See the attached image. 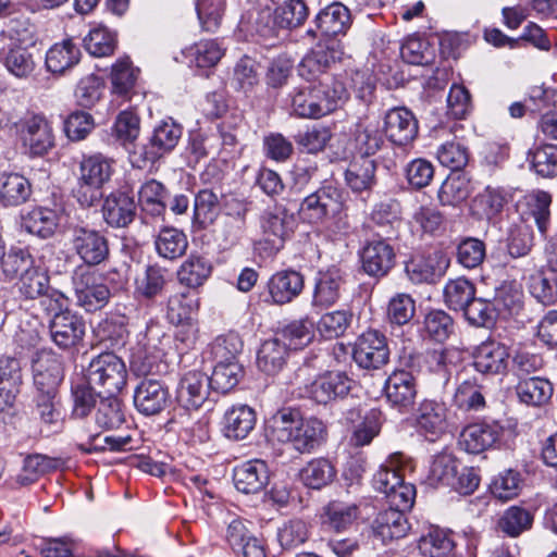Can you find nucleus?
I'll return each instance as SVG.
<instances>
[{
  "label": "nucleus",
  "mask_w": 557,
  "mask_h": 557,
  "mask_svg": "<svg viewBox=\"0 0 557 557\" xmlns=\"http://www.w3.org/2000/svg\"><path fill=\"white\" fill-rule=\"evenodd\" d=\"M321 84L310 83L292 94L293 112L302 119H321L341 108L349 98L345 84L337 77H325Z\"/></svg>",
  "instance_id": "1"
},
{
  "label": "nucleus",
  "mask_w": 557,
  "mask_h": 557,
  "mask_svg": "<svg viewBox=\"0 0 557 557\" xmlns=\"http://www.w3.org/2000/svg\"><path fill=\"white\" fill-rule=\"evenodd\" d=\"M9 141L20 143L32 157H41L54 146L51 124L42 114L33 112H8L2 126Z\"/></svg>",
  "instance_id": "2"
},
{
  "label": "nucleus",
  "mask_w": 557,
  "mask_h": 557,
  "mask_svg": "<svg viewBox=\"0 0 557 557\" xmlns=\"http://www.w3.org/2000/svg\"><path fill=\"white\" fill-rule=\"evenodd\" d=\"M21 385V363L15 358H8L2 366V424L8 437L22 432L25 424L23 406L16 400Z\"/></svg>",
  "instance_id": "3"
},
{
  "label": "nucleus",
  "mask_w": 557,
  "mask_h": 557,
  "mask_svg": "<svg viewBox=\"0 0 557 557\" xmlns=\"http://www.w3.org/2000/svg\"><path fill=\"white\" fill-rule=\"evenodd\" d=\"M88 385L98 394L115 395L126 385L127 371L123 360L113 352L94 357L87 369Z\"/></svg>",
  "instance_id": "4"
},
{
  "label": "nucleus",
  "mask_w": 557,
  "mask_h": 557,
  "mask_svg": "<svg viewBox=\"0 0 557 557\" xmlns=\"http://www.w3.org/2000/svg\"><path fill=\"white\" fill-rule=\"evenodd\" d=\"M260 227L262 236L256 242V249L272 256L284 247L285 240L294 232L295 216L284 207L275 206L261 214Z\"/></svg>",
  "instance_id": "5"
},
{
  "label": "nucleus",
  "mask_w": 557,
  "mask_h": 557,
  "mask_svg": "<svg viewBox=\"0 0 557 557\" xmlns=\"http://www.w3.org/2000/svg\"><path fill=\"white\" fill-rule=\"evenodd\" d=\"M410 370L394 371L385 381L384 392L387 401L400 411L408 410L414 404L417 397L416 376L420 372L421 357H411Z\"/></svg>",
  "instance_id": "6"
},
{
  "label": "nucleus",
  "mask_w": 557,
  "mask_h": 557,
  "mask_svg": "<svg viewBox=\"0 0 557 557\" xmlns=\"http://www.w3.org/2000/svg\"><path fill=\"white\" fill-rule=\"evenodd\" d=\"M70 244L73 251L89 267L104 262L110 255L107 237L95 228L79 225L72 227Z\"/></svg>",
  "instance_id": "7"
},
{
  "label": "nucleus",
  "mask_w": 557,
  "mask_h": 557,
  "mask_svg": "<svg viewBox=\"0 0 557 557\" xmlns=\"http://www.w3.org/2000/svg\"><path fill=\"white\" fill-rule=\"evenodd\" d=\"M183 134V127L172 119L161 121L153 128L149 143L134 151V158L138 156L137 161L145 166L146 163H153L164 153L175 148Z\"/></svg>",
  "instance_id": "8"
},
{
  "label": "nucleus",
  "mask_w": 557,
  "mask_h": 557,
  "mask_svg": "<svg viewBox=\"0 0 557 557\" xmlns=\"http://www.w3.org/2000/svg\"><path fill=\"white\" fill-rule=\"evenodd\" d=\"M73 289L76 305L87 312L102 309L111 297L109 287L101 282L97 273L89 270L74 273Z\"/></svg>",
  "instance_id": "9"
},
{
  "label": "nucleus",
  "mask_w": 557,
  "mask_h": 557,
  "mask_svg": "<svg viewBox=\"0 0 557 557\" xmlns=\"http://www.w3.org/2000/svg\"><path fill=\"white\" fill-rule=\"evenodd\" d=\"M342 209V191L332 185H326L308 195L301 202L299 215L310 224L322 223L330 215Z\"/></svg>",
  "instance_id": "10"
},
{
  "label": "nucleus",
  "mask_w": 557,
  "mask_h": 557,
  "mask_svg": "<svg viewBox=\"0 0 557 557\" xmlns=\"http://www.w3.org/2000/svg\"><path fill=\"white\" fill-rule=\"evenodd\" d=\"M352 358L362 369L376 370L389 360V348L384 334L376 330L363 332L355 342Z\"/></svg>",
  "instance_id": "11"
},
{
  "label": "nucleus",
  "mask_w": 557,
  "mask_h": 557,
  "mask_svg": "<svg viewBox=\"0 0 557 557\" xmlns=\"http://www.w3.org/2000/svg\"><path fill=\"white\" fill-rule=\"evenodd\" d=\"M304 413L296 407H282L267 421L265 435L273 445H285L295 449Z\"/></svg>",
  "instance_id": "12"
},
{
  "label": "nucleus",
  "mask_w": 557,
  "mask_h": 557,
  "mask_svg": "<svg viewBox=\"0 0 557 557\" xmlns=\"http://www.w3.org/2000/svg\"><path fill=\"white\" fill-rule=\"evenodd\" d=\"M361 268L371 277L386 276L394 268L396 253L394 247L385 239H371L360 250Z\"/></svg>",
  "instance_id": "13"
},
{
  "label": "nucleus",
  "mask_w": 557,
  "mask_h": 557,
  "mask_svg": "<svg viewBox=\"0 0 557 557\" xmlns=\"http://www.w3.org/2000/svg\"><path fill=\"white\" fill-rule=\"evenodd\" d=\"M448 410L444 403L424 399L420 403L416 413L418 431L426 440L434 442L448 431Z\"/></svg>",
  "instance_id": "14"
},
{
  "label": "nucleus",
  "mask_w": 557,
  "mask_h": 557,
  "mask_svg": "<svg viewBox=\"0 0 557 557\" xmlns=\"http://www.w3.org/2000/svg\"><path fill=\"white\" fill-rule=\"evenodd\" d=\"M356 381L342 371H329L319 375L309 387L310 397L318 404H327L347 396Z\"/></svg>",
  "instance_id": "15"
},
{
  "label": "nucleus",
  "mask_w": 557,
  "mask_h": 557,
  "mask_svg": "<svg viewBox=\"0 0 557 557\" xmlns=\"http://www.w3.org/2000/svg\"><path fill=\"white\" fill-rule=\"evenodd\" d=\"M169 399V389L160 380L145 377L134 391V406L138 412L147 417L162 412Z\"/></svg>",
  "instance_id": "16"
},
{
  "label": "nucleus",
  "mask_w": 557,
  "mask_h": 557,
  "mask_svg": "<svg viewBox=\"0 0 557 557\" xmlns=\"http://www.w3.org/2000/svg\"><path fill=\"white\" fill-rule=\"evenodd\" d=\"M504 429L497 422H479L467 425L460 433L459 445L468 454H481L494 448Z\"/></svg>",
  "instance_id": "17"
},
{
  "label": "nucleus",
  "mask_w": 557,
  "mask_h": 557,
  "mask_svg": "<svg viewBox=\"0 0 557 557\" xmlns=\"http://www.w3.org/2000/svg\"><path fill=\"white\" fill-rule=\"evenodd\" d=\"M337 59L335 49L318 45L302 58L298 65V74L309 84H321L326 81L325 77H335L329 71Z\"/></svg>",
  "instance_id": "18"
},
{
  "label": "nucleus",
  "mask_w": 557,
  "mask_h": 557,
  "mask_svg": "<svg viewBox=\"0 0 557 557\" xmlns=\"http://www.w3.org/2000/svg\"><path fill=\"white\" fill-rule=\"evenodd\" d=\"M212 385L209 376L201 371H189L181 379L176 400L186 410H197L208 399Z\"/></svg>",
  "instance_id": "19"
},
{
  "label": "nucleus",
  "mask_w": 557,
  "mask_h": 557,
  "mask_svg": "<svg viewBox=\"0 0 557 557\" xmlns=\"http://www.w3.org/2000/svg\"><path fill=\"white\" fill-rule=\"evenodd\" d=\"M49 327L53 343L62 349L78 345L86 331L83 318L70 310L55 314L50 321Z\"/></svg>",
  "instance_id": "20"
},
{
  "label": "nucleus",
  "mask_w": 557,
  "mask_h": 557,
  "mask_svg": "<svg viewBox=\"0 0 557 557\" xmlns=\"http://www.w3.org/2000/svg\"><path fill=\"white\" fill-rule=\"evenodd\" d=\"M309 15V9L304 0H286L277 7L273 14V26H258L257 32L261 37H277V28L292 29L305 23Z\"/></svg>",
  "instance_id": "21"
},
{
  "label": "nucleus",
  "mask_w": 557,
  "mask_h": 557,
  "mask_svg": "<svg viewBox=\"0 0 557 557\" xmlns=\"http://www.w3.org/2000/svg\"><path fill=\"white\" fill-rule=\"evenodd\" d=\"M2 35L16 46H33L35 44V27L29 18L21 12L16 4L9 0L2 2Z\"/></svg>",
  "instance_id": "22"
},
{
  "label": "nucleus",
  "mask_w": 557,
  "mask_h": 557,
  "mask_svg": "<svg viewBox=\"0 0 557 557\" xmlns=\"http://www.w3.org/2000/svg\"><path fill=\"white\" fill-rule=\"evenodd\" d=\"M386 137L398 146L410 144L418 135V121L413 113L404 107L393 108L384 117Z\"/></svg>",
  "instance_id": "23"
},
{
  "label": "nucleus",
  "mask_w": 557,
  "mask_h": 557,
  "mask_svg": "<svg viewBox=\"0 0 557 557\" xmlns=\"http://www.w3.org/2000/svg\"><path fill=\"white\" fill-rule=\"evenodd\" d=\"M448 260L436 251L426 257L411 258L405 264L407 277L413 284H433L445 273Z\"/></svg>",
  "instance_id": "24"
},
{
  "label": "nucleus",
  "mask_w": 557,
  "mask_h": 557,
  "mask_svg": "<svg viewBox=\"0 0 557 557\" xmlns=\"http://www.w3.org/2000/svg\"><path fill=\"white\" fill-rule=\"evenodd\" d=\"M412 460L401 453L392 454L373 476V486L380 493L392 491L405 481L407 472L413 471Z\"/></svg>",
  "instance_id": "25"
},
{
  "label": "nucleus",
  "mask_w": 557,
  "mask_h": 557,
  "mask_svg": "<svg viewBox=\"0 0 557 557\" xmlns=\"http://www.w3.org/2000/svg\"><path fill=\"white\" fill-rule=\"evenodd\" d=\"M137 212L134 198L125 191H114L104 198L102 215L111 227H126L129 225Z\"/></svg>",
  "instance_id": "26"
},
{
  "label": "nucleus",
  "mask_w": 557,
  "mask_h": 557,
  "mask_svg": "<svg viewBox=\"0 0 557 557\" xmlns=\"http://www.w3.org/2000/svg\"><path fill=\"white\" fill-rule=\"evenodd\" d=\"M472 358L478 372L494 375L506 371L509 352L502 343L488 341L475 348Z\"/></svg>",
  "instance_id": "27"
},
{
  "label": "nucleus",
  "mask_w": 557,
  "mask_h": 557,
  "mask_svg": "<svg viewBox=\"0 0 557 557\" xmlns=\"http://www.w3.org/2000/svg\"><path fill=\"white\" fill-rule=\"evenodd\" d=\"M268 465L260 459L248 460L234 469V484L244 494H256L269 482Z\"/></svg>",
  "instance_id": "28"
},
{
  "label": "nucleus",
  "mask_w": 557,
  "mask_h": 557,
  "mask_svg": "<svg viewBox=\"0 0 557 557\" xmlns=\"http://www.w3.org/2000/svg\"><path fill=\"white\" fill-rule=\"evenodd\" d=\"M200 297L190 289L174 293L166 301V318L174 325L193 324L197 321Z\"/></svg>",
  "instance_id": "29"
},
{
  "label": "nucleus",
  "mask_w": 557,
  "mask_h": 557,
  "mask_svg": "<svg viewBox=\"0 0 557 557\" xmlns=\"http://www.w3.org/2000/svg\"><path fill=\"white\" fill-rule=\"evenodd\" d=\"M305 286L304 276L294 270L276 272L268 283V289L273 304L285 305L297 298Z\"/></svg>",
  "instance_id": "30"
},
{
  "label": "nucleus",
  "mask_w": 557,
  "mask_h": 557,
  "mask_svg": "<svg viewBox=\"0 0 557 557\" xmlns=\"http://www.w3.org/2000/svg\"><path fill=\"white\" fill-rule=\"evenodd\" d=\"M256 421V411L251 407L243 404L234 405L224 412L223 434L230 440H244L255 429Z\"/></svg>",
  "instance_id": "31"
},
{
  "label": "nucleus",
  "mask_w": 557,
  "mask_h": 557,
  "mask_svg": "<svg viewBox=\"0 0 557 557\" xmlns=\"http://www.w3.org/2000/svg\"><path fill=\"white\" fill-rule=\"evenodd\" d=\"M344 277L336 268L319 272L312 295V306L325 308L336 304L341 297Z\"/></svg>",
  "instance_id": "32"
},
{
  "label": "nucleus",
  "mask_w": 557,
  "mask_h": 557,
  "mask_svg": "<svg viewBox=\"0 0 557 557\" xmlns=\"http://www.w3.org/2000/svg\"><path fill=\"white\" fill-rule=\"evenodd\" d=\"M408 530L405 512L395 508L380 511L372 522L373 535L383 543L404 537Z\"/></svg>",
  "instance_id": "33"
},
{
  "label": "nucleus",
  "mask_w": 557,
  "mask_h": 557,
  "mask_svg": "<svg viewBox=\"0 0 557 557\" xmlns=\"http://www.w3.org/2000/svg\"><path fill=\"white\" fill-rule=\"evenodd\" d=\"M375 172V161L360 156L348 164L345 171V182L352 193L370 191L376 185Z\"/></svg>",
  "instance_id": "34"
},
{
  "label": "nucleus",
  "mask_w": 557,
  "mask_h": 557,
  "mask_svg": "<svg viewBox=\"0 0 557 557\" xmlns=\"http://www.w3.org/2000/svg\"><path fill=\"white\" fill-rule=\"evenodd\" d=\"M34 386L36 395H57L62 381V370L59 361L51 357H41L33 366Z\"/></svg>",
  "instance_id": "35"
},
{
  "label": "nucleus",
  "mask_w": 557,
  "mask_h": 557,
  "mask_svg": "<svg viewBox=\"0 0 557 557\" xmlns=\"http://www.w3.org/2000/svg\"><path fill=\"white\" fill-rule=\"evenodd\" d=\"M79 47L72 39L55 42L46 53V67L52 74H64L78 64Z\"/></svg>",
  "instance_id": "36"
},
{
  "label": "nucleus",
  "mask_w": 557,
  "mask_h": 557,
  "mask_svg": "<svg viewBox=\"0 0 557 557\" xmlns=\"http://www.w3.org/2000/svg\"><path fill=\"white\" fill-rule=\"evenodd\" d=\"M300 426L294 449L297 454H311L326 441L327 428L321 419L304 416Z\"/></svg>",
  "instance_id": "37"
},
{
  "label": "nucleus",
  "mask_w": 557,
  "mask_h": 557,
  "mask_svg": "<svg viewBox=\"0 0 557 557\" xmlns=\"http://www.w3.org/2000/svg\"><path fill=\"white\" fill-rule=\"evenodd\" d=\"M168 198V189L162 183L153 178L145 182L138 190V203L146 216H163Z\"/></svg>",
  "instance_id": "38"
},
{
  "label": "nucleus",
  "mask_w": 557,
  "mask_h": 557,
  "mask_svg": "<svg viewBox=\"0 0 557 557\" xmlns=\"http://www.w3.org/2000/svg\"><path fill=\"white\" fill-rule=\"evenodd\" d=\"M59 221L58 212L46 207H37L22 214V226L40 238L51 237L58 228Z\"/></svg>",
  "instance_id": "39"
},
{
  "label": "nucleus",
  "mask_w": 557,
  "mask_h": 557,
  "mask_svg": "<svg viewBox=\"0 0 557 557\" xmlns=\"http://www.w3.org/2000/svg\"><path fill=\"white\" fill-rule=\"evenodd\" d=\"M212 265L209 260L198 255H189L180 265L176 277L180 284L189 289H197L210 277Z\"/></svg>",
  "instance_id": "40"
},
{
  "label": "nucleus",
  "mask_w": 557,
  "mask_h": 557,
  "mask_svg": "<svg viewBox=\"0 0 557 557\" xmlns=\"http://www.w3.org/2000/svg\"><path fill=\"white\" fill-rule=\"evenodd\" d=\"M59 466V459L40 454L29 455L24 459L22 472L14 480L8 481V484L12 487L32 484L41 475L57 470Z\"/></svg>",
  "instance_id": "41"
},
{
  "label": "nucleus",
  "mask_w": 557,
  "mask_h": 557,
  "mask_svg": "<svg viewBox=\"0 0 557 557\" xmlns=\"http://www.w3.org/2000/svg\"><path fill=\"white\" fill-rule=\"evenodd\" d=\"M288 349L278 337L264 341L257 354V366L268 375L278 373L286 363Z\"/></svg>",
  "instance_id": "42"
},
{
  "label": "nucleus",
  "mask_w": 557,
  "mask_h": 557,
  "mask_svg": "<svg viewBox=\"0 0 557 557\" xmlns=\"http://www.w3.org/2000/svg\"><path fill=\"white\" fill-rule=\"evenodd\" d=\"M350 23V12L347 7L341 2L322 9L315 16V24L320 32L325 36H335L344 33Z\"/></svg>",
  "instance_id": "43"
},
{
  "label": "nucleus",
  "mask_w": 557,
  "mask_h": 557,
  "mask_svg": "<svg viewBox=\"0 0 557 557\" xmlns=\"http://www.w3.org/2000/svg\"><path fill=\"white\" fill-rule=\"evenodd\" d=\"M225 53L215 39H205L185 48L184 57L197 67L209 69L215 66Z\"/></svg>",
  "instance_id": "44"
},
{
  "label": "nucleus",
  "mask_w": 557,
  "mask_h": 557,
  "mask_svg": "<svg viewBox=\"0 0 557 557\" xmlns=\"http://www.w3.org/2000/svg\"><path fill=\"white\" fill-rule=\"evenodd\" d=\"M154 247L160 257L174 260L186 252L188 247L187 236L178 228L164 226L156 236Z\"/></svg>",
  "instance_id": "45"
},
{
  "label": "nucleus",
  "mask_w": 557,
  "mask_h": 557,
  "mask_svg": "<svg viewBox=\"0 0 557 557\" xmlns=\"http://www.w3.org/2000/svg\"><path fill=\"white\" fill-rule=\"evenodd\" d=\"M113 160L101 153L84 156L79 162L81 180H87L101 187L104 186L114 172Z\"/></svg>",
  "instance_id": "46"
},
{
  "label": "nucleus",
  "mask_w": 557,
  "mask_h": 557,
  "mask_svg": "<svg viewBox=\"0 0 557 557\" xmlns=\"http://www.w3.org/2000/svg\"><path fill=\"white\" fill-rule=\"evenodd\" d=\"M336 470L332 462L326 458H314L307 462L300 470L301 482L314 490H320L333 482Z\"/></svg>",
  "instance_id": "47"
},
{
  "label": "nucleus",
  "mask_w": 557,
  "mask_h": 557,
  "mask_svg": "<svg viewBox=\"0 0 557 557\" xmlns=\"http://www.w3.org/2000/svg\"><path fill=\"white\" fill-rule=\"evenodd\" d=\"M313 323L309 319L295 320L276 332L275 337L289 349H301L313 339Z\"/></svg>",
  "instance_id": "48"
},
{
  "label": "nucleus",
  "mask_w": 557,
  "mask_h": 557,
  "mask_svg": "<svg viewBox=\"0 0 557 557\" xmlns=\"http://www.w3.org/2000/svg\"><path fill=\"white\" fill-rule=\"evenodd\" d=\"M533 513L521 506L508 507L498 520V529L509 537H518L533 525Z\"/></svg>",
  "instance_id": "49"
},
{
  "label": "nucleus",
  "mask_w": 557,
  "mask_h": 557,
  "mask_svg": "<svg viewBox=\"0 0 557 557\" xmlns=\"http://www.w3.org/2000/svg\"><path fill=\"white\" fill-rule=\"evenodd\" d=\"M516 391L521 403L530 406H541L550 399L554 389L549 381L533 376L521 380Z\"/></svg>",
  "instance_id": "50"
},
{
  "label": "nucleus",
  "mask_w": 557,
  "mask_h": 557,
  "mask_svg": "<svg viewBox=\"0 0 557 557\" xmlns=\"http://www.w3.org/2000/svg\"><path fill=\"white\" fill-rule=\"evenodd\" d=\"M458 461L451 454L441 453L434 456L426 482L430 486L440 487L451 484L454 475L457 474Z\"/></svg>",
  "instance_id": "51"
},
{
  "label": "nucleus",
  "mask_w": 557,
  "mask_h": 557,
  "mask_svg": "<svg viewBox=\"0 0 557 557\" xmlns=\"http://www.w3.org/2000/svg\"><path fill=\"white\" fill-rule=\"evenodd\" d=\"M471 194L470 180L456 172L449 175L438 190V199L444 206H457L465 201Z\"/></svg>",
  "instance_id": "52"
},
{
  "label": "nucleus",
  "mask_w": 557,
  "mask_h": 557,
  "mask_svg": "<svg viewBox=\"0 0 557 557\" xmlns=\"http://www.w3.org/2000/svg\"><path fill=\"white\" fill-rule=\"evenodd\" d=\"M358 507L342 502H331L323 510L322 522L330 529L341 532L346 530L357 519Z\"/></svg>",
  "instance_id": "53"
},
{
  "label": "nucleus",
  "mask_w": 557,
  "mask_h": 557,
  "mask_svg": "<svg viewBox=\"0 0 557 557\" xmlns=\"http://www.w3.org/2000/svg\"><path fill=\"white\" fill-rule=\"evenodd\" d=\"M212 375L209 377L212 388L227 393L233 389L244 375L243 366L238 361H215Z\"/></svg>",
  "instance_id": "54"
},
{
  "label": "nucleus",
  "mask_w": 557,
  "mask_h": 557,
  "mask_svg": "<svg viewBox=\"0 0 557 557\" xmlns=\"http://www.w3.org/2000/svg\"><path fill=\"white\" fill-rule=\"evenodd\" d=\"M332 138L330 127L315 124L299 131L295 136V143L302 152L318 153L326 147Z\"/></svg>",
  "instance_id": "55"
},
{
  "label": "nucleus",
  "mask_w": 557,
  "mask_h": 557,
  "mask_svg": "<svg viewBox=\"0 0 557 557\" xmlns=\"http://www.w3.org/2000/svg\"><path fill=\"white\" fill-rule=\"evenodd\" d=\"M474 295V285L465 277L449 280L444 287V301L455 311L462 310Z\"/></svg>",
  "instance_id": "56"
},
{
  "label": "nucleus",
  "mask_w": 557,
  "mask_h": 557,
  "mask_svg": "<svg viewBox=\"0 0 557 557\" xmlns=\"http://www.w3.org/2000/svg\"><path fill=\"white\" fill-rule=\"evenodd\" d=\"M165 271L158 265H148L135 281V294L145 299L160 295L165 285Z\"/></svg>",
  "instance_id": "57"
},
{
  "label": "nucleus",
  "mask_w": 557,
  "mask_h": 557,
  "mask_svg": "<svg viewBox=\"0 0 557 557\" xmlns=\"http://www.w3.org/2000/svg\"><path fill=\"white\" fill-rule=\"evenodd\" d=\"M531 169L543 177L557 175V145H542L529 152Z\"/></svg>",
  "instance_id": "58"
},
{
  "label": "nucleus",
  "mask_w": 557,
  "mask_h": 557,
  "mask_svg": "<svg viewBox=\"0 0 557 557\" xmlns=\"http://www.w3.org/2000/svg\"><path fill=\"white\" fill-rule=\"evenodd\" d=\"M530 294L544 306L557 302V277L547 276L544 271L530 275L528 281Z\"/></svg>",
  "instance_id": "59"
},
{
  "label": "nucleus",
  "mask_w": 557,
  "mask_h": 557,
  "mask_svg": "<svg viewBox=\"0 0 557 557\" xmlns=\"http://www.w3.org/2000/svg\"><path fill=\"white\" fill-rule=\"evenodd\" d=\"M3 63L7 71L18 79H27L36 67L33 54L25 46L11 48Z\"/></svg>",
  "instance_id": "60"
},
{
  "label": "nucleus",
  "mask_w": 557,
  "mask_h": 557,
  "mask_svg": "<svg viewBox=\"0 0 557 557\" xmlns=\"http://www.w3.org/2000/svg\"><path fill=\"white\" fill-rule=\"evenodd\" d=\"M113 396L102 397L97 405L95 421L104 430L119 428L124 422L121 401Z\"/></svg>",
  "instance_id": "61"
},
{
  "label": "nucleus",
  "mask_w": 557,
  "mask_h": 557,
  "mask_svg": "<svg viewBox=\"0 0 557 557\" xmlns=\"http://www.w3.org/2000/svg\"><path fill=\"white\" fill-rule=\"evenodd\" d=\"M30 193V184L23 175L9 174L5 176V181L2 182V205H22L29 198Z\"/></svg>",
  "instance_id": "62"
},
{
  "label": "nucleus",
  "mask_w": 557,
  "mask_h": 557,
  "mask_svg": "<svg viewBox=\"0 0 557 557\" xmlns=\"http://www.w3.org/2000/svg\"><path fill=\"white\" fill-rule=\"evenodd\" d=\"M232 83L237 90L250 92L259 83L258 63L250 57H242L234 66Z\"/></svg>",
  "instance_id": "63"
},
{
  "label": "nucleus",
  "mask_w": 557,
  "mask_h": 557,
  "mask_svg": "<svg viewBox=\"0 0 557 557\" xmlns=\"http://www.w3.org/2000/svg\"><path fill=\"white\" fill-rule=\"evenodd\" d=\"M438 162L453 170L459 172L469 161L468 148L458 140H450L442 144L436 151Z\"/></svg>",
  "instance_id": "64"
}]
</instances>
